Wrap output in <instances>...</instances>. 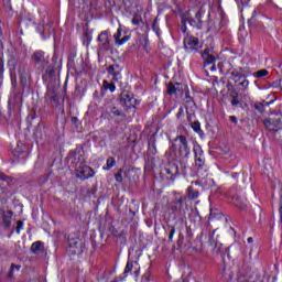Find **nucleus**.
<instances>
[{
    "instance_id": "f257e3e1",
    "label": "nucleus",
    "mask_w": 282,
    "mask_h": 282,
    "mask_svg": "<svg viewBox=\"0 0 282 282\" xmlns=\"http://www.w3.org/2000/svg\"><path fill=\"white\" fill-rule=\"evenodd\" d=\"M191 155V145L185 135H177L171 143L169 150L165 152L167 160H178L181 164L182 175H186V160Z\"/></svg>"
},
{
    "instance_id": "f03ea898",
    "label": "nucleus",
    "mask_w": 282,
    "mask_h": 282,
    "mask_svg": "<svg viewBox=\"0 0 282 282\" xmlns=\"http://www.w3.org/2000/svg\"><path fill=\"white\" fill-rule=\"evenodd\" d=\"M183 45L185 52L187 54H199L200 52V57L204 61V66L212 65L210 72H215L217 67L215 66V55H213V50L206 47L204 51H202V47H204V44L199 42V37H195V35H186L183 40Z\"/></svg>"
},
{
    "instance_id": "7ed1b4c3",
    "label": "nucleus",
    "mask_w": 282,
    "mask_h": 282,
    "mask_svg": "<svg viewBox=\"0 0 282 282\" xmlns=\"http://www.w3.org/2000/svg\"><path fill=\"white\" fill-rule=\"evenodd\" d=\"M73 164H75L76 176L83 182L84 180H89V177H94V175H96L94 169L87 165V162L85 161V155L83 154H75Z\"/></svg>"
},
{
    "instance_id": "20e7f679",
    "label": "nucleus",
    "mask_w": 282,
    "mask_h": 282,
    "mask_svg": "<svg viewBox=\"0 0 282 282\" xmlns=\"http://www.w3.org/2000/svg\"><path fill=\"white\" fill-rule=\"evenodd\" d=\"M184 202H186V196H183L180 193L174 195V198L169 203V209L171 210L174 217H184L186 210L184 209Z\"/></svg>"
},
{
    "instance_id": "39448f33",
    "label": "nucleus",
    "mask_w": 282,
    "mask_h": 282,
    "mask_svg": "<svg viewBox=\"0 0 282 282\" xmlns=\"http://www.w3.org/2000/svg\"><path fill=\"white\" fill-rule=\"evenodd\" d=\"M236 192H237L236 187H232L229 192L232 206L238 208V210L247 212L248 210V198L242 197L240 192H237V193ZM232 193H236V194L232 195Z\"/></svg>"
},
{
    "instance_id": "423d86ee",
    "label": "nucleus",
    "mask_w": 282,
    "mask_h": 282,
    "mask_svg": "<svg viewBox=\"0 0 282 282\" xmlns=\"http://www.w3.org/2000/svg\"><path fill=\"white\" fill-rule=\"evenodd\" d=\"M119 102L126 111H129V109H135V106L138 105V99L133 98L131 91L122 90L119 97Z\"/></svg>"
},
{
    "instance_id": "0eeeda50",
    "label": "nucleus",
    "mask_w": 282,
    "mask_h": 282,
    "mask_svg": "<svg viewBox=\"0 0 282 282\" xmlns=\"http://www.w3.org/2000/svg\"><path fill=\"white\" fill-rule=\"evenodd\" d=\"M195 153V166L197 169V175H206L208 173V165H206V160L202 154V150L199 148H194Z\"/></svg>"
},
{
    "instance_id": "6e6552de",
    "label": "nucleus",
    "mask_w": 282,
    "mask_h": 282,
    "mask_svg": "<svg viewBox=\"0 0 282 282\" xmlns=\"http://www.w3.org/2000/svg\"><path fill=\"white\" fill-rule=\"evenodd\" d=\"M32 61L39 72H44L45 67L50 65V59L45 57V52L41 50L33 53Z\"/></svg>"
},
{
    "instance_id": "1a4fd4ad",
    "label": "nucleus",
    "mask_w": 282,
    "mask_h": 282,
    "mask_svg": "<svg viewBox=\"0 0 282 282\" xmlns=\"http://www.w3.org/2000/svg\"><path fill=\"white\" fill-rule=\"evenodd\" d=\"M134 276L135 281H138V278L140 276V263L138 261L129 260L126 264L124 271H123V279H127V276Z\"/></svg>"
},
{
    "instance_id": "9d476101",
    "label": "nucleus",
    "mask_w": 282,
    "mask_h": 282,
    "mask_svg": "<svg viewBox=\"0 0 282 282\" xmlns=\"http://www.w3.org/2000/svg\"><path fill=\"white\" fill-rule=\"evenodd\" d=\"M162 173L167 180H171L173 182L175 177L180 175V167L175 162H173V160H169Z\"/></svg>"
},
{
    "instance_id": "9b49d317",
    "label": "nucleus",
    "mask_w": 282,
    "mask_h": 282,
    "mask_svg": "<svg viewBox=\"0 0 282 282\" xmlns=\"http://www.w3.org/2000/svg\"><path fill=\"white\" fill-rule=\"evenodd\" d=\"M97 41L101 50H106V51L111 50V35L109 34V31H102L98 35Z\"/></svg>"
},
{
    "instance_id": "f8f14e48",
    "label": "nucleus",
    "mask_w": 282,
    "mask_h": 282,
    "mask_svg": "<svg viewBox=\"0 0 282 282\" xmlns=\"http://www.w3.org/2000/svg\"><path fill=\"white\" fill-rule=\"evenodd\" d=\"M167 96H184V85L182 83L170 82L166 89Z\"/></svg>"
},
{
    "instance_id": "ddd939ff",
    "label": "nucleus",
    "mask_w": 282,
    "mask_h": 282,
    "mask_svg": "<svg viewBox=\"0 0 282 282\" xmlns=\"http://www.w3.org/2000/svg\"><path fill=\"white\" fill-rule=\"evenodd\" d=\"M116 45H124L128 41L131 40V33L124 32L122 36V28H119L117 32L113 34Z\"/></svg>"
},
{
    "instance_id": "4468645a",
    "label": "nucleus",
    "mask_w": 282,
    "mask_h": 282,
    "mask_svg": "<svg viewBox=\"0 0 282 282\" xmlns=\"http://www.w3.org/2000/svg\"><path fill=\"white\" fill-rule=\"evenodd\" d=\"M107 72H108V76H111V80H113V83H118V80H120V78H122V76L120 75L122 69L120 68V65H118V64L110 65L107 68Z\"/></svg>"
},
{
    "instance_id": "2eb2a0df",
    "label": "nucleus",
    "mask_w": 282,
    "mask_h": 282,
    "mask_svg": "<svg viewBox=\"0 0 282 282\" xmlns=\"http://www.w3.org/2000/svg\"><path fill=\"white\" fill-rule=\"evenodd\" d=\"M14 213L12 210H7L2 213V220L0 223V226L4 228V230L10 229V226H12V216Z\"/></svg>"
},
{
    "instance_id": "dca6fc26",
    "label": "nucleus",
    "mask_w": 282,
    "mask_h": 282,
    "mask_svg": "<svg viewBox=\"0 0 282 282\" xmlns=\"http://www.w3.org/2000/svg\"><path fill=\"white\" fill-rule=\"evenodd\" d=\"M33 254H45V245L42 241H35L31 245Z\"/></svg>"
},
{
    "instance_id": "f3484780",
    "label": "nucleus",
    "mask_w": 282,
    "mask_h": 282,
    "mask_svg": "<svg viewBox=\"0 0 282 282\" xmlns=\"http://www.w3.org/2000/svg\"><path fill=\"white\" fill-rule=\"evenodd\" d=\"M187 199H197V197H199V191L196 189L195 187L193 186H188L187 189H186V196Z\"/></svg>"
},
{
    "instance_id": "a211bd4d",
    "label": "nucleus",
    "mask_w": 282,
    "mask_h": 282,
    "mask_svg": "<svg viewBox=\"0 0 282 282\" xmlns=\"http://www.w3.org/2000/svg\"><path fill=\"white\" fill-rule=\"evenodd\" d=\"M116 83L117 82H113V79H111L110 82L107 80V79H104L102 80V88L106 91H111V94H113V91H116Z\"/></svg>"
},
{
    "instance_id": "6ab92c4d",
    "label": "nucleus",
    "mask_w": 282,
    "mask_h": 282,
    "mask_svg": "<svg viewBox=\"0 0 282 282\" xmlns=\"http://www.w3.org/2000/svg\"><path fill=\"white\" fill-rule=\"evenodd\" d=\"M231 79L234 80V83H238V85H239L241 83V80L246 79V75H243L239 70H232L231 72Z\"/></svg>"
},
{
    "instance_id": "aec40b11",
    "label": "nucleus",
    "mask_w": 282,
    "mask_h": 282,
    "mask_svg": "<svg viewBox=\"0 0 282 282\" xmlns=\"http://www.w3.org/2000/svg\"><path fill=\"white\" fill-rule=\"evenodd\" d=\"M70 248H75V252L77 254H83V249L85 248V243L83 242H78V241H74L69 243Z\"/></svg>"
},
{
    "instance_id": "412c9836",
    "label": "nucleus",
    "mask_w": 282,
    "mask_h": 282,
    "mask_svg": "<svg viewBox=\"0 0 282 282\" xmlns=\"http://www.w3.org/2000/svg\"><path fill=\"white\" fill-rule=\"evenodd\" d=\"M109 113H111L115 117H124V112H122V110H120L116 106H110L109 107Z\"/></svg>"
},
{
    "instance_id": "4be33fe9",
    "label": "nucleus",
    "mask_w": 282,
    "mask_h": 282,
    "mask_svg": "<svg viewBox=\"0 0 282 282\" xmlns=\"http://www.w3.org/2000/svg\"><path fill=\"white\" fill-rule=\"evenodd\" d=\"M116 166V159L113 156H109L106 161V166H104L105 171H111Z\"/></svg>"
},
{
    "instance_id": "5701e85b",
    "label": "nucleus",
    "mask_w": 282,
    "mask_h": 282,
    "mask_svg": "<svg viewBox=\"0 0 282 282\" xmlns=\"http://www.w3.org/2000/svg\"><path fill=\"white\" fill-rule=\"evenodd\" d=\"M186 21H188V15L183 14L181 19V30L183 34H186V30H188V28L186 26Z\"/></svg>"
},
{
    "instance_id": "b1692460",
    "label": "nucleus",
    "mask_w": 282,
    "mask_h": 282,
    "mask_svg": "<svg viewBox=\"0 0 282 282\" xmlns=\"http://www.w3.org/2000/svg\"><path fill=\"white\" fill-rule=\"evenodd\" d=\"M189 127L195 131V133H202V123H199V121H193L189 123Z\"/></svg>"
},
{
    "instance_id": "393cba45",
    "label": "nucleus",
    "mask_w": 282,
    "mask_h": 282,
    "mask_svg": "<svg viewBox=\"0 0 282 282\" xmlns=\"http://www.w3.org/2000/svg\"><path fill=\"white\" fill-rule=\"evenodd\" d=\"M268 74H270V72H268V69L263 68L260 70H257L256 73H253L254 78H265V76H268Z\"/></svg>"
},
{
    "instance_id": "a878e982",
    "label": "nucleus",
    "mask_w": 282,
    "mask_h": 282,
    "mask_svg": "<svg viewBox=\"0 0 282 282\" xmlns=\"http://www.w3.org/2000/svg\"><path fill=\"white\" fill-rule=\"evenodd\" d=\"M250 85V80H248L246 77L245 79H242L239 84H238V87L241 88L242 91H246L248 89Z\"/></svg>"
},
{
    "instance_id": "bb28decb",
    "label": "nucleus",
    "mask_w": 282,
    "mask_h": 282,
    "mask_svg": "<svg viewBox=\"0 0 282 282\" xmlns=\"http://www.w3.org/2000/svg\"><path fill=\"white\" fill-rule=\"evenodd\" d=\"M83 43L86 46H89V43H91V35L88 34L87 32H84Z\"/></svg>"
},
{
    "instance_id": "cd10ccee",
    "label": "nucleus",
    "mask_w": 282,
    "mask_h": 282,
    "mask_svg": "<svg viewBox=\"0 0 282 282\" xmlns=\"http://www.w3.org/2000/svg\"><path fill=\"white\" fill-rule=\"evenodd\" d=\"M15 270H21V267H19V265H17V264L12 263V264H11V268H10V271H9V273H8L9 279H12V276L14 275V271H15Z\"/></svg>"
},
{
    "instance_id": "c85d7f7f",
    "label": "nucleus",
    "mask_w": 282,
    "mask_h": 282,
    "mask_svg": "<svg viewBox=\"0 0 282 282\" xmlns=\"http://www.w3.org/2000/svg\"><path fill=\"white\" fill-rule=\"evenodd\" d=\"M3 58L0 57V87L3 85Z\"/></svg>"
},
{
    "instance_id": "c756f323",
    "label": "nucleus",
    "mask_w": 282,
    "mask_h": 282,
    "mask_svg": "<svg viewBox=\"0 0 282 282\" xmlns=\"http://www.w3.org/2000/svg\"><path fill=\"white\" fill-rule=\"evenodd\" d=\"M142 23V15L134 14L132 18V25H140Z\"/></svg>"
},
{
    "instance_id": "7c9ffc66",
    "label": "nucleus",
    "mask_w": 282,
    "mask_h": 282,
    "mask_svg": "<svg viewBox=\"0 0 282 282\" xmlns=\"http://www.w3.org/2000/svg\"><path fill=\"white\" fill-rule=\"evenodd\" d=\"M263 124H264L265 129H268V131H276L274 129V127L272 126V121H270V119H265L263 121Z\"/></svg>"
},
{
    "instance_id": "2f4dec72",
    "label": "nucleus",
    "mask_w": 282,
    "mask_h": 282,
    "mask_svg": "<svg viewBox=\"0 0 282 282\" xmlns=\"http://www.w3.org/2000/svg\"><path fill=\"white\" fill-rule=\"evenodd\" d=\"M167 229L170 230V234H169V241H170V242H173V237H174V235H175V226L169 225V226H167Z\"/></svg>"
},
{
    "instance_id": "473e14b6",
    "label": "nucleus",
    "mask_w": 282,
    "mask_h": 282,
    "mask_svg": "<svg viewBox=\"0 0 282 282\" xmlns=\"http://www.w3.org/2000/svg\"><path fill=\"white\" fill-rule=\"evenodd\" d=\"M195 19L198 21L197 29L202 30V25H203V22H202V11H197L196 12Z\"/></svg>"
},
{
    "instance_id": "72a5a7b5",
    "label": "nucleus",
    "mask_w": 282,
    "mask_h": 282,
    "mask_svg": "<svg viewBox=\"0 0 282 282\" xmlns=\"http://www.w3.org/2000/svg\"><path fill=\"white\" fill-rule=\"evenodd\" d=\"M186 118H187L188 124H191L193 122V119L195 118V112H191L186 110Z\"/></svg>"
},
{
    "instance_id": "f704fd0d",
    "label": "nucleus",
    "mask_w": 282,
    "mask_h": 282,
    "mask_svg": "<svg viewBox=\"0 0 282 282\" xmlns=\"http://www.w3.org/2000/svg\"><path fill=\"white\" fill-rule=\"evenodd\" d=\"M148 151L149 153H152V155H155V153H158V148H155V143H149Z\"/></svg>"
},
{
    "instance_id": "c9c22d12",
    "label": "nucleus",
    "mask_w": 282,
    "mask_h": 282,
    "mask_svg": "<svg viewBox=\"0 0 282 282\" xmlns=\"http://www.w3.org/2000/svg\"><path fill=\"white\" fill-rule=\"evenodd\" d=\"M21 230H23V221H22V220H18V221H17V227H15V232H17L18 235H20V234H21Z\"/></svg>"
},
{
    "instance_id": "e433bc0d",
    "label": "nucleus",
    "mask_w": 282,
    "mask_h": 282,
    "mask_svg": "<svg viewBox=\"0 0 282 282\" xmlns=\"http://www.w3.org/2000/svg\"><path fill=\"white\" fill-rule=\"evenodd\" d=\"M231 105L232 107H239V105H241L239 97H231Z\"/></svg>"
},
{
    "instance_id": "4c0bfd02",
    "label": "nucleus",
    "mask_w": 282,
    "mask_h": 282,
    "mask_svg": "<svg viewBox=\"0 0 282 282\" xmlns=\"http://www.w3.org/2000/svg\"><path fill=\"white\" fill-rule=\"evenodd\" d=\"M116 182L122 184V170H119V173L115 175Z\"/></svg>"
},
{
    "instance_id": "58836bf2",
    "label": "nucleus",
    "mask_w": 282,
    "mask_h": 282,
    "mask_svg": "<svg viewBox=\"0 0 282 282\" xmlns=\"http://www.w3.org/2000/svg\"><path fill=\"white\" fill-rule=\"evenodd\" d=\"M254 109H257V111H260V113H263V104L261 102L254 104Z\"/></svg>"
},
{
    "instance_id": "ea45409f",
    "label": "nucleus",
    "mask_w": 282,
    "mask_h": 282,
    "mask_svg": "<svg viewBox=\"0 0 282 282\" xmlns=\"http://www.w3.org/2000/svg\"><path fill=\"white\" fill-rule=\"evenodd\" d=\"M0 180L2 182H8V180H10V177L8 175H6L3 172H0Z\"/></svg>"
},
{
    "instance_id": "a19ab883",
    "label": "nucleus",
    "mask_w": 282,
    "mask_h": 282,
    "mask_svg": "<svg viewBox=\"0 0 282 282\" xmlns=\"http://www.w3.org/2000/svg\"><path fill=\"white\" fill-rule=\"evenodd\" d=\"M237 1V3H238V6L240 4V6H248V3H250V0H236Z\"/></svg>"
},
{
    "instance_id": "79ce46f5",
    "label": "nucleus",
    "mask_w": 282,
    "mask_h": 282,
    "mask_svg": "<svg viewBox=\"0 0 282 282\" xmlns=\"http://www.w3.org/2000/svg\"><path fill=\"white\" fill-rule=\"evenodd\" d=\"M229 96L230 98H239V93H237V90H231Z\"/></svg>"
},
{
    "instance_id": "37998d69",
    "label": "nucleus",
    "mask_w": 282,
    "mask_h": 282,
    "mask_svg": "<svg viewBox=\"0 0 282 282\" xmlns=\"http://www.w3.org/2000/svg\"><path fill=\"white\" fill-rule=\"evenodd\" d=\"M186 23H189V25L195 26V24L197 23L193 18L188 17V20H186Z\"/></svg>"
},
{
    "instance_id": "c03bdc74",
    "label": "nucleus",
    "mask_w": 282,
    "mask_h": 282,
    "mask_svg": "<svg viewBox=\"0 0 282 282\" xmlns=\"http://www.w3.org/2000/svg\"><path fill=\"white\" fill-rule=\"evenodd\" d=\"M52 102H55V105H58V95H53L51 97Z\"/></svg>"
},
{
    "instance_id": "a18cd8bd",
    "label": "nucleus",
    "mask_w": 282,
    "mask_h": 282,
    "mask_svg": "<svg viewBox=\"0 0 282 282\" xmlns=\"http://www.w3.org/2000/svg\"><path fill=\"white\" fill-rule=\"evenodd\" d=\"M184 113V108H178V112L176 113V118H182V115Z\"/></svg>"
},
{
    "instance_id": "49530a36",
    "label": "nucleus",
    "mask_w": 282,
    "mask_h": 282,
    "mask_svg": "<svg viewBox=\"0 0 282 282\" xmlns=\"http://www.w3.org/2000/svg\"><path fill=\"white\" fill-rule=\"evenodd\" d=\"M248 280V278H246V275H239L238 278H237V282H245V281H247Z\"/></svg>"
},
{
    "instance_id": "de8ad7c7",
    "label": "nucleus",
    "mask_w": 282,
    "mask_h": 282,
    "mask_svg": "<svg viewBox=\"0 0 282 282\" xmlns=\"http://www.w3.org/2000/svg\"><path fill=\"white\" fill-rule=\"evenodd\" d=\"M229 120H230L234 124H237V122H238L236 116H230V117H229Z\"/></svg>"
},
{
    "instance_id": "09e8293b",
    "label": "nucleus",
    "mask_w": 282,
    "mask_h": 282,
    "mask_svg": "<svg viewBox=\"0 0 282 282\" xmlns=\"http://www.w3.org/2000/svg\"><path fill=\"white\" fill-rule=\"evenodd\" d=\"M70 122L72 124H78V117H72Z\"/></svg>"
},
{
    "instance_id": "8fccbe9b",
    "label": "nucleus",
    "mask_w": 282,
    "mask_h": 282,
    "mask_svg": "<svg viewBox=\"0 0 282 282\" xmlns=\"http://www.w3.org/2000/svg\"><path fill=\"white\" fill-rule=\"evenodd\" d=\"M279 213H280V219H281V221H282V203L280 204Z\"/></svg>"
},
{
    "instance_id": "3c124183",
    "label": "nucleus",
    "mask_w": 282,
    "mask_h": 282,
    "mask_svg": "<svg viewBox=\"0 0 282 282\" xmlns=\"http://www.w3.org/2000/svg\"><path fill=\"white\" fill-rule=\"evenodd\" d=\"M247 241H248V243H253L254 239H253L252 237H249V238L247 239Z\"/></svg>"
},
{
    "instance_id": "603ef678",
    "label": "nucleus",
    "mask_w": 282,
    "mask_h": 282,
    "mask_svg": "<svg viewBox=\"0 0 282 282\" xmlns=\"http://www.w3.org/2000/svg\"><path fill=\"white\" fill-rule=\"evenodd\" d=\"M19 155H23V150H19V148L15 150Z\"/></svg>"
},
{
    "instance_id": "864d4df0",
    "label": "nucleus",
    "mask_w": 282,
    "mask_h": 282,
    "mask_svg": "<svg viewBox=\"0 0 282 282\" xmlns=\"http://www.w3.org/2000/svg\"><path fill=\"white\" fill-rule=\"evenodd\" d=\"M223 66H224V65H223L221 63H218V67H220V68H221Z\"/></svg>"
},
{
    "instance_id": "5fc2aeb1",
    "label": "nucleus",
    "mask_w": 282,
    "mask_h": 282,
    "mask_svg": "<svg viewBox=\"0 0 282 282\" xmlns=\"http://www.w3.org/2000/svg\"><path fill=\"white\" fill-rule=\"evenodd\" d=\"M243 282H254V280L250 281V280H245Z\"/></svg>"
},
{
    "instance_id": "6e6d98bb",
    "label": "nucleus",
    "mask_w": 282,
    "mask_h": 282,
    "mask_svg": "<svg viewBox=\"0 0 282 282\" xmlns=\"http://www.w3.org/2000/svg\"><path fill=\"white\" fill-rule=\"evenodd\" d=\"M249 25H252V19L249 21Z\"/></svg>"
},
{
    "instance_id": "4d7b16f0",
    "label": "nucleus",
    "mask_w": 282,
    "mask_h": 282,
    "mask_svg": "<svg viewBox=\"0 0 282 282\" xmlns=\"http://www.w3.org/2000/svg\"><path fill=\"white\" fill-rule=\"evenodd\" d=\"M111 282H118V281H116V280H112Z\"/></svg>"
}]
</instances>
